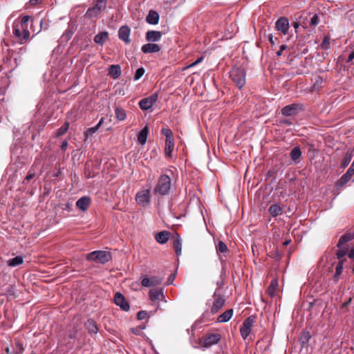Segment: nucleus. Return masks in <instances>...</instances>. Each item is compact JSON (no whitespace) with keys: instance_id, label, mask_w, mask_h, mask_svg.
<instances>
[{"instance_id":"1","label":"nucleus","mask_w":354,"mask_h":354,"mask_svg":"<svg viewBox=\"0 0 354 354\" xmlns=\"http://www.w3.org/2000/svg\"><path fill=\"white\" fill-rule=\"evenodd\" d=\"M245 76L246 71L242 66H234L230 70V77L239 89H241L245 85Z\"/></svg>"},{"instance_id":"2","label":"nucleus","mask_w":354,"mask_h":354,"mask_svg":"<svg viewBox=\"0 0 354 354\" xmlns=\"http://www.w3.org/2000/svg\"><path fill=\"white\" fill-rule=\"evenodd\" d=\"M170 189L171 178L167 174H161L158 178L156 187H154V194L166 196L169 194Z\"/></svg>"},{"instance_id":"3","label":"nucleus","mask_w":354,"mask_h":354,"mask_svg":"<svg viewBox=\"0 0 354 354\" xmlns=\"http://www.w3.org/2000/svg\"><path fill=\"white\" fill-rule=\"evenodd\" d=\"M112 259L111 253L104 250H96L86 255V260L104 264Z\"/></svg>"},{"instance_id":"4","label":"nucleus","mask_w":354,"mask_h":354,"mask_svg":"<svg viewBox=\"0 0 354 354\" xmlns=\"http://www.w3.org/2000/svg\"><path fill=\"white\" fill-rule=\"evenodd\" d=\"M255 319V316L251 315L243 321L240 328V333L243 339H245L250 334Z\"/></svg>"},{"instance_id":"5","label":"nucleus","mask_w":354,"mask_h":354,"mask_svg":"<svg viewBox=\"0 0 354 354\" xmlns=\"http://www.w3.org/2000/svg\"><path fill=\"white\" fill-rule=\"evenodd\" d=\"M214 302L211 308V313H217L225 305V299L223 295L216 290L213 295Z\"/></svg>"},{"instance_id":"6","label":"nucleus","mask_w":354,"mask_h":354,"mask_svg":"<svg viewBox=\"0 0 354 354\" xmlns=\"http://www.w3.org/2000/svg\"><path fill=\"white\" fill-rule=\"evenodd\" d=\"M304 106L301 104L293 103L282 108L281 112L284 116L296 115L300 111H304Z\"/></svg>"},{"instance_id":"7","label":"nucleus","mask_w":354,"mask_h":354,"mask_svg":"<svg viewBox=\"0 0 354 354\" xmlns=\"http://www.w3.org/2000/svg\"><path fill=\"white\" fill-rule=\"evenodd\" d=\"M158 97V93H154L150 96L142 99L139 102V106L143 111H147L152 107V106L156 102Z\"/></svg>"},{"instance_id":"8","label":"nucleus","mask_w":354,"mask_h":354,"mask_svg":"<svg viewBox=\"0 0 354 354\" xmlns=\"http://www.w3.org/2000/svg\"><path fill=\"white\" fill-rule=\"evenodd\" d=\"M290 28L289 21L288 18L281 17L278 19L275 23V28L283 35H287Z\"/></svg>"},{"instance_id":"9","label":"nucleus","mask_w":354,"mask_h":354,"mask_svg":"<svg viewBox=\"0 0 354 354\" xmlns=\"http://www.w3.org/2000/svg\"><path fill=\"white\" fill-rule=\"evenodd\" d=\"M221 339V335L218 333H212L206 335L202 344V346L205 348L210 347L211 346L219 342Z\"/></svg>"},{"instance_id":"10","label":"nucleus","mask_w":354,"mask_h":354,"mask_svg":"<svg viewBox=\"0 0 354 354\" xmlns=\"http://www.w3.org/2000/svg\"><path fill=\"white\" fill-rule=\"evenodd\" d=\"M114 303L124 311H128L130 306L124 296L120 292H116L114 296Z\"/></svg>"},{"instance_id":"11","label":"nucleus","mask_w":354,"mask_h":354,"mask_svg":"<svg viewBox=\"0 0 354 354\" xmlns=\"http://www.w3.org/2000/svg\"><path fill=\"white\" fill-rule=\"evenodd\" d=\"M130 33L131 29L127 25L122 26L118 30V37L125 44H129L131 42Z\"/></svg>"},{"instance_id":"12","label":"nucleus","mask_w":354,"mask_h":354,"mask_svg":"<svg viewBox=\"0 0 354 354\" xmlns=\"http://www.w3.org/2000/svg\"><path fill=\"white\" fill-rule=\"evenodd\" d=\"M136 199L139 204H148L150 201L149 189H145L137 193Z\"/></svg>"},{"instance_id":"13","label":"nucleus","mask_w":354,"mask_h":354,"mask_svg":"<svg viewBox=\"0 0 354 354\" xmlns=\"http://www.w3.org/2000/svg\"><path fill=\"white\" fill-rule=\"evenodd\" d=\"M141 50L145 54L158 53L161 50V47L157 44L149 42L141 47Z\"/></svg>"},{"instance_id":"14","label":"nucleus","mask_w":354,"mask_h":354,"mask_svg":"<svg viewBox=\"0 0 354 354\" xmlns=\"http://www.w3.org/2000/svg\"><path fill=\"white\" fill-rule=\"evenodd\" d=\"M162 33L158 30H148L145 34V39L148 42H156L160 40Z\"/></svg>"},{"instance_id":"15","label":"nucleus","mask_w":354,"mask_h":354,"mask_svg":"<svg viewBox=\"0 0 354 354\" xmlns=\"http://www.w3.org/2000/svg\"><path fill=\"white\" fill-rule=\"evenodd\" d=\"M91 203V198L88 196H83L78 199L76 202V206L78 209L86 211L90 206Z\"/></svg>"},{"instance_id":"16","label":"nucleus","mask_w":354,"mask_h":354,"mask_svg":"<svg viewBox=\"0 0 354 354\" xmlns=\"http://www.w3.org/2000/svg\"><path fill=\"white\" fill-rule=\"evenodd\" d=\"M354 156V148L348 149L344 154L342 161L340 164L342 169L346 168L351 161L352 158Z\"/></svg>"},{"instance_id":"17","label":"nucleus","mask_w":354,"mask_h":354,"mask_svg":"<svg viewBox=\"0 0 354 354\" xmlns=\"http://www.w3.org/2000/svg\"><path fill=\"white\" fill-rule=\"evenodd\" d=\"M86 329L90 335H95L98 332V327L93 319H88L84 324Z\"/></svg>"},{"instance_id":"18","label":"nucleus","mask_w":354,"mask_h":354,"mask_svg":"<svg viewBox=\"0 0 354 354\" xmlns=\"http://www.w3.org/2000/svg\"><path fill=\"white\" fill-rule=\"evenodd\" d=\"M109 75L114 80L121 76V67L118 64L111 65L108 69Z\"/></svg>"},{"instance_id":"19","label":"nucleus","mask_w":354,"mask_h":354,"mask_svg":"<svg viewBox=\"0 0 354 354\" xmlns=\"http://www.w3.org/2000/svg\"><path fill=\"white\" fill-rule=\"evenodd\" d=\"M22 30V15H19L13 23V33L17 37H21Z\"/></svg>"},{"instance_id":"20","label":"nucleus","mask_w":354,"mask_h":354,"mask_svg":"<svg viewBox=\"0 0 354 354\" xmlns=\"http://www.w3.org/2000/svg\"><path fill=\"white\" fill-rule=\"evenodd\" d=\"M354 239V232H348L343 234L339 239L337 244V248H342L345 243Z\"/></svg>"},{"instance_id":"21","label":"nucleus","mask_w":354,"mask_h":354,"mask_svg":"<svg viewBox=\"0 0 354 354\" xmlns=\"http://www.w3.org/2000/svg\"><path fill=\"white\" fill-rule=\"evenodd\" d=\"M146 21L151 25H156L159 21V15L158 13L153 10H149L147 17Z\"/></svg>"},{"instance_id":"22","label":"nucleus","mask_w":354,"mask_h":354,"mask_svg":"<svg viewBox=\"0 0 354 354\" xmlns=\"http://www.w3.org/2000/svg\"><path fill=\"white\" fill-rule=\"evenodd\" d=\"M109 39V32L106 31H102L97 33L94 37V42L102 46Z\"/></svg>"},{"instance_id":"23","label":"nucleus","mask_w":354,"mask_h":354,"mask_svg":"<svg viewBox=\"0 0 354 354\" xmlns=\"http://www.w3.org/2000/svg\"><path fill=\"white\" fill-rule=\"evenodd\" d=\"M311 335L309 331L304 330L301 333L299 341L302 348L308 347Z\"/></svg>"},{"instance_id":"24","label":"nucleus","mask_w":354,"mask_h":354,"mask_svg":"<svg viewBox=\"0 0 354 354\" xmlns=\"http://www.w3.org/2000/svg\"><path fill=\"white\" fill-rule=\"evenodd\" d=\"M149 298L152 301L160 300L164 297L163 290L162 288L151 289L149 291Z\"/></svg>"},{"instance_id":"25","label":"nucleus","mask_w":354,"mask_h":354,"mask_svg":"<svg viewBox=\"0 0 354 354\" xmlns=\"http://www.w3.org/2000/svg\"><path fill=\"white\" fill-rule=\"evenodd\" d=\"M170 235V232L168 231H162L158 232L156 236L155 239L156 241L160 244H165L169 240Z\"/></svg>"},{"instance_id":"26","label":"nucleus","mask_w":354,"mask_h":354,"mask_svg":"<svg viewBox=\"0 0 354 354\" xmlns=\"http://www.w3.org/2000/svg\"><path fill=\"white\" fill-rule=\"evenodd\" d=\"M233 315V309L230 308L225 310L224 313L221 314L217 317V322L218 323H224L228 322L232 317Z\"/></svg>"},{"instance_id":"27","label":"nucleus","mask_w":354,"mask_h":354,"mask_svg":"<svg viewBox=\"0 0 354 354\" xmlns=\"http://www.w3.org/2000/svg\"><path fill=\"white\" fill-rule=\"evenodd\" d=\"M278 286L279 283L277 279H272L267 289V292L270 296V297H274L276 295V291L277 290Z\"/></svg>"},{"instance_id":"28","label":"nucleus","mask_w":354,"mask_h":354,"mask_svg":"<svg viewBox=\"0 0 354 354\" xmlns=\"http://www.w3.org/2000/svg\"><path fill=\"white\" fill-rule=\"evenodd\" d=\"M351 176L348 174L346 172L341 176L335 183V187L337 189L343 187L351 178Z\"/></svg>"},{"instance_id":"29","label":"nucleus","mask_w":354,"mask_h":354,"mask_svg":"<svg viewBox=\"0 0 354 354\" xmlns=\"http://www.w3.org/2000/svg\"><path fill=\"white\" fill-rule=\"evenodd\" d=\"M149 134V128L145 126L138 135V141L141 145H145L147 142V136Z\"/></svg>"},{"instance_id":"30","label":"nucleus","mask_w":354,"mask_h":354,"mask_svg":"<svg viewBox=\"0 0 354 354\" xmlns=\"http://www.w3.org/2000/svg\"><path fill=\"white\" fill-rule=\"evenodd\" d=\"M339 249L336 252L337 259L339 261H346V259L345 256L348 254V245H343L342 248H338Z\"/></svg>"},{"instance_id":"31","label":"nucleus","mask_w":354,"mask_h":354,"mask_svg":"<svg viewBox=\"0 0 354 354\" xmlns=\"http://www.w3.org/2000/svg\"><path fill=\"white\" fill-rule=\"evenodd\" d=\"M173 246L176 254L180 255L181 254L182 243L180 236L177 233L174 236Z\"/></svg>"},{"instance_id":"32","label":"nucleus","mask_w":354,"mask_h":354,"mask_svg":"<svg viewBox=\"0 0 354 354\" xmlns=\"http://www.w3.org/2000/svg\"><path fill=\"white\" fill-rule=\"evenodd\" d=\"M308 18H309L308 23L310 26L315 27L320 22V14L319 13H315V14L309 13L306 19H308Z\"/></svg>"},{"instance_id":"33","label":"nucleus","mask_w":354,"mask_h":354,"mask_svg":"<svg viewBox=\"0 0 354 354\" xmlns=\"http://www.w3.org/2000/svg\"><path fill=\"white\" fill-rule=\"evenodd\" d=\"M268 212L273 217H275L281 215L283 212V210L278 204L274 203L270 206Z\"/></svg>"},{"instance_id":"34","label":"nucleus","mask_w":354,"mask_h":354,"mask_svg":"<svg viewBox=\"0 0 354 354\" xmlns=\"http://www.w3.org/2000/svg\"><path fill=\"white\" fill-rule=\"evenodd\" d=\"M174 147V139L165 140V152L167 157H171V152Z\"/></svg>"},{"instance_id":"35","label":"nucleus","mask_w":354,"mask_h":354,"mask_svg":"<svg viewBox=\"0 0 354 354\" xmlns=\"http://www.w3.org/2000/svg\"><path fill=\"white\" fill-rule=\"evenodd\" d=\"M301 156V149L299 148V147H294L290 153V158L295 162H298V160L300 158Z\"/></svg>"},{"instance_id":"36","label":"nucleus","mask_w":354,"mask_h":354,"mask_svg":"<svg viewBox=\"0 0 354 354\" xmlns=\"http://www.w3.org/2000/svg\"><path fill=\"white\" fill-rule=\"evenodd\" d=\"M344 262L345 261H339L336 266L335 273L333 276V279L336 282L339 280V277L342 273Z\"/></svg>"},{"instance_id":"37","label":"nucleus","mask_w":354,"mask_h":354,"mask_svg":"<svg viewBox=\"0 0 354 354\" xmlns=\"http://www.w3.org/2000/svg\"><path fill=\"white\" fill-rule=\"evenodd\" d=\"M102 12L98 11L97 8H95L93 6L91 8H89L85 14V17L88 19H93V18H97V16L101 13Z\"/></svg>"},{"instance_id":"38","label":"nucleus","mask_w":354,"mask_h":354,"mask_svg":"<svg viewBox=\"0 0 354 354\" xmlns=\"http://www.w3.org/2000/svg\"><path fill=\"white\" fill-rule=\"evenodd\" d=\"M114 111H115V118L117 120H118L120 121H123L125 120V118L127 117V113H126V111L124 109H123L120 107H118V106H115L114 109Z\"/></svg>"},{"instance_id":"39","label":"nucleus","mask_w":354,"mask_h":354,"mask_svg":"<svg viewBox=\"0 0 354 354\" xmlns=\"http://www.w3.org/2000/svg\"><path fill=\"white\" fill-rule=\"evenodd\" d=\"M9 77L6 75L0 77V89L3 93H5L6 88L9 86Z\"/></svg>"},{"instance_id":"40","label":"nucleus","mask_w":354,"mask_h":354,"mask_svg":"<svg viewBox=\"0 0 354 354\" xmlns=\"http://www.w3.org/2000/svg\"><path fill=\"white\" fill-rule=\"evenodd\" d=\"M22 263V256H17L7 261L8 266L15 267Z\"/></svg>"},{"instance_id":"41","label":"nucleus","mask_w":354,"mask_h":354,"mask_svg":"<svg viewBox=\"0 0 354 354\" xmlns=\"http://www.w3.org/2000/svg\"><path fill=\"white\" fill-rule=\"evenodd\" d=\"M69 125H70L69 122L66 121L64 122V124L61 127H59V129H57L56 133H55L56 136L59 137V136L64 135V133H66L68 129Z\"/></svg>"},{"instance_id":"42","label":"nucleus","mask_w":354,"mask_h":354,"mask_svg":"<svg viewBox=\"0 0 354 354\" xmlns=\"http://www.w3.org/2000/svg\"><path fill=\"white\" fill-rule=\"evenodd\" d=\"M107 0H95V3L93 6L98 11L103 12L106 8Z\"/></svg>"},{"instance_id":"43","label":"nucleus","mask_w":354,"mask_h":354,"mask_svg":"<svg viewBox=\"0 0 354 354\" xmlns=\"http://www.w3.org/2000/svg\"><path fill=\"white\" fill-rule=\"evenodd\" d=\"M216 250L218 252L226 253L229 251L227 245L222 241H219L216 245Z\"/></svg>"},{"instance_id":"44","label":"nucleus","mask_w":354,"mask_h":354,"mask_svg":"<svg viewBox=\"0 0 354 354\" xmlns=\"http://www.w3.org/2000/svg\"><path fill=\"white\" fill-rule=\"evenodd\" d=\"M99 129L98 127L96 125L95 127L88 128L84 132V135L86 138H88L89 136H91L93 134L95 133Z\"/></svg>"},{"instance_id":"45","label":"nucleus","mask_w":354,"mask_h":354,"mask_svg":"<svg viewBox=\"0 0 354 354\" xmlns=\"http://www.w3.org/2000/svg\"><path fill=\"white\" fill-rule=\"evenodd\" d=\"M161 134L166 137V140L174 139L173 133L169 128H162L161 129Z\"/></svg>"},{"instance_id":"46","label":"nucleus","mask_w":354,"mask_h":354,"mask_svg":"<svg viewBox=\"0 0 354 354\" xmlns=\"http://www.w3.org/2000/svg\"><path fill=\"white\" fill-rule=\"evenodd\" d=\"M321 48L324 50H328L330 48V37L328 36L324 37Z\"/></svg>"},{"instance_id":"47","label":"nucleus","mask_w":354,"mask_h":354,"mask_svg":"<svg viewBox=\"0 0 354 354\" xmlns=\"http://www.w3.org/2000/svg\"><path fill=\"white\" fill-rule=\"evenodd\" d=\"M145 73V69L143 67L138 68L135 73L133 79L134 80H140Z\"/></svg>"},{"instance_id":"48","label":"nucleus","mask_w":354,"mask_h":354,"mask_svg":"<svg viewBox=\"0 0 354 354\" xmlns=\"http://www.w3.org/2000/svg\"><path fill=\"white\" fill-rule=\"evenodd\" d=\"M141 285L147 288L152 287L151 278H149L147 277H143L141 281Z\"/></svg>"},{"instance_id":"49","label":"nucleus","mask_w":354,"mask_h":354,"mask_svg":"<svg viewBox=\"0 0 354 354\" xmlns=\"http://www.w3.org/2000/svg\"><path fill=\"white\" fill-rule=\"evenodd\" d=\"M42 22H43V20H41L39 22L40 28L37 31H36V30L35 28V26H34V21L32 19H31V21H30V30L33 32V36L32 37H34L35 35L38 34L41 31Z\"/></svg>"},{"instance_id":"50","label":"nucleus","mask_w":354,"mask_h":354,"mask_svg":"<svg viewBox=\"0 0 354 354\" xmlns=\"http://www.w3.org/2000/svg\"><path fill=\"white\" fill-rule=\"evenodd\" d=\"M73 32L72 31V30L68 27V28L67 30H66V31L63 33L62 37L68 41V39H70L73 35Z\"/></svg>"},{"instance_id":"51","label":"nucleus","mask_w":354,"mask_h":354,"mask_svg":"<svg viewBox=\"0 0 354 354\" xmlns=\"http://www.w3.org/2000/svg\"><path fill=\"white\" fill-rule=\"evenodd\" d=\"M22 151V146L20 143L18 145H15V147L12 149V155H18L21 153Z\"/></svg>"},{"instance_id":"52","label":"nucleus","mask_w":354,"mask_h":354,"mask_svg":"<svg viewBox=\"0 0 354 354\" xmlns=\"http://www.w3.org/2000/svg\"><path fill=\"white\" fill-rule=\"evenodd\" d=\"M145 328V325H140L136 328H131V332L134 335H139L142 330Z\"/></svg>"},{"instance_id":"53","label":"nucleus","mask_w":354,"mask_h":354,"mask_svg":"<svg viewBox=\"0 0 354 354\" xmlns=\"http://www.w3.org/2000/svg\"><path fill=\"white\" fill-rule=\"evenodd\" d=\"M152 286L160 285L162 283V279L159 277H152L151 278Z\"/></svg>"},{"instance_id":"54","label":"nucleus","mask_w":354,"mask_h":354,"mask_svg":"<svg viewBox=\"0 0 354 354\" xmlns=\"http://www.w3.org/2000/svg\"><path fill=\"white\" fill-rule=\"evenodd\" d=\"M147 313L145 310H140L137 313V319L139 320L144 319L147 317Z\"/></svg>"},{"instance_id":"55","label":"nucleus","mask_w":354,"mask_h":354,"mask_svg":"<svg viewBox=\"0 0 354 354\" xmlns=\"http://www.w3.org/2000/svg\"><path fill=\"white\" fill-rule=\"evenodd\" d=\"M43 0H29L28 3H26V7L28 8L30 6H35L42 2Z\"/></svg>"},{"instance_id":"56","label":"nucleus","mask_w":354,"mask_h":354,"mask_svg":"<svg viewBox=\"0 0 354 354\" xmlns=\"http://www.w3.org/2000/svg\"><path fill=\"white\" fill-rule=\"evenodd\" d=\"M264 37H266L268 39V41H270V44L272 46H273L275 44L274 40L273 39V35H272V33L266 35V32H264Z\"/></svg>"},{"instance_id":"57","label":"nucleus","mask_w":354,"mask_h":354,"mask_svg":"<svg viewBox=\"0 0 354 354\" xmlns=\"http://www.w3.org/2000/svg\"><path fill=\"white\" fill-rule=\"evenodd\" d=\"M270 257L272 259H280V254L278 250L272 251L270 252Z\"/></svg>"},{"instance_id":"58","label":"nucleus","mask_w":354,"mask_h":354,"mask_svg":"<svg viewBox=\"0 0 354 354\" xmlns=\"http://www.w3.org/2000/svg\"><path fill=\"white\" fill-rule=\"evenodd\" d=\"M175 278H176V274L171 273L167 279V285L172 284Z\"/></svg>"},{"instance_id":"59","label":"nucleus","mask_w":354,"mask_h":354,"mask_svg":"<svg viewBox=\"0 0 354 354\" xmlns=\"http://www.w3.org/2000/svg\"><path fill=\"white\" fill-rule=\"evenodd\" d=\"M354 59V50L349 54L348 59L346 60V63H351L354 64L353 60Z\"/></svg>"},{"instance_id":"60","label":"nucleus","mask_w":354,"mask_h":354,"mask_svg":"<svg viewBox=\"0 0 354 354\" xmlns=\"http://www.w3.org/2000/svg\"><path fill=\"white\" fill-rule=\"evenodd\" d=\"M346 173L348 174L351 175V176H353L354 175V161L353 162V163L351 164L350 167L346 171Z\"/></svg>"},{"instance_id":"61","label":"nucleus","mask_w":354,"mask_h":354,"mask_svg":"<svg viewBox=\"0 0 354 354\" xmlns=\"http://www.w3.org/2000/svg\"><path fill=\"white\" fill-rule=\"evenodd\" d=\"M203 59V57H201L199 58H198L195 62H194L193 63H192L191 64H189L188 66V68H190V67H193L194 66H196L197 64H198L199 63H201Z\"/></svg>"},{"instance_id":"62","label":"nucleus","mask_w":354,"mask_h":354,"mask_svg":"<svg viewBox=\"0 0 354 354\" xmlns=\"http://www.w3.org/2000/svg\"><path fill=\"white\" fill-rule=\"evenodd\" d=\"M351 301H352V298L350 297L347 301H346L345 302H344L342 304L341 308L344 309V308H346V307H348V306L351 304Z\"/></svg>"},{"instance_id":"63","label":"nucleus","mask_w":354,"mask_h":354,"mask_svg":"<svg viewBox=\"0 0 354 354\" xmlns=\"http://www.w3.org/2000/svg\"><path fill=\"white\" fill-rule=\"evenodd\" d=\"M30 37V30L24 29V41H26Z\"/></svg>"},{"instance_id":"64","label":"nucleus","mask_w":354,"mask_h":354,"mask_svg":"<svg viewBox=\"0 0 354 354\" xmlns=\"http://www.w3.org/2000/svg\"><path fill=\"white\" fill-rule=\"evenodd\" d=\"M3 354H16V352L15 351L14 348H10L7 347L6 348V352Z\"/></svg>"}]
</instances>
